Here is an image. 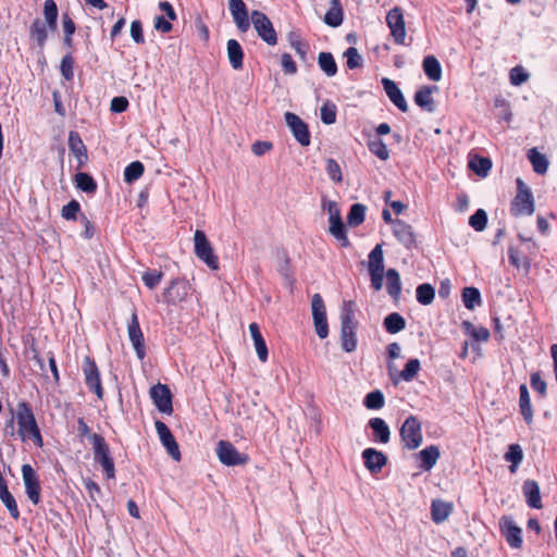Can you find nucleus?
<instances>
[{"label":"nucleus","instance_id":"obj_34","mask_svg":"<svg viewBox=\"0 0 557 557\" xmlns=\"http://www.w3.org/2000/svg\"><path fill=\"white\" fill-rule=\"evenodd\" d=\"M323 21L331 27H338L343 23V8L339 0H331Z\"/></svg>","mask_w":557,"mask_h":557},{"label":"nucleus","instance_id":"obj_42","mask_svg":"<svg viewBox=\"0 0 557 557\" xmlns=\"http://www.w3.org/2000/svg\"><path fill=\"white\" fill-rule=\"evenodd\" d=\"M462 301L465 307L469 310L481 306L482 299L480 290L475 287H465L462 290Z\"/></svg>","mask_w":557,"mask_h":557},{"label":"nucleus","instance_id":"obj_30","mask_svg":"<svg viewBox=\"0 0 557 557\" xmlns=\"http://www.w3.org/2000/svg\"><path fill=\"white\" fill-rule=\"evenodd\" d=\"M249 332L251 338L253 341V345L258 355V358L261 362H265L268 360V347L265 341L263 339L259 326L257 323L252 322L249 324Z\"/></svg>","mask_w":557,"mask_h":557},{"label":"nucleus","instance_id":"obj_51","mask_svg":"<svg viewBox=\"0 0 557 557\" xmlns=\"http://www.w3.org/2000/svg\"><path fill=\"white\" fill-rule=\"evenodd\" d=\"M363 405L368 409H381L384 406V395L381 391H373L364 397Z\"/></svg>","mask_w":557,"mask_h":557},{"label":"nucleus","instance_id":"obj_33","mask_svg":"<svg viewBox=\"0 0 557 557\" xmlns=\"http://www.w3.org/2000/svg\"><path fill=\"white\" fill-rule=\"evenodd\" d=\"M418 458L421 461L420 468L430 471L440 458V449L434 445L428 446L418 454Z\"/></svg>","mask_w":557,"mask_h":557},{"label":"nucleus","instance_id":"obj_22","mask_svg":"<svg viewBox=\"0 0 557 557\" xmlns=\"http://www.w3.org/2000/svg\"><path fill=\"white\" fill-rule=\"evenodd\" d=\"M228 9L237 28L245 33L250 27V21L246 4L243 0H228Z\"/></svg>","mask_w":557,"mask_h":557},{"label":"nucleus","instance_id":"obj_11","mask_svg":"<svg viewBox=\"0 0 557 557\" xmlns=\"http://www.w3.org/2000/svg\"><path fill=\"white\" fill-rule=\"evenodd\" d=\"M251 23L259 37L268 45L274 46L277 42L276 32L272 25V22L264 13L257 10L252 11Z\"/></svg>","mask_w":557,"mask_h":557},{"label":"nucleus","instance_id":"obj_5","mask_svg":"<svg viewBox=\"0 0 557 557\" xmlns=\"http://www.w3.org/2000/svg\"><path fill=\"white\" fill-rule=\"evenodd\" d=\"M322 209L329 214L330 233L334 236L343 247L349 245V239L346 234V230L341 216V210L337 202L333 200L323 199Z\"/></svg>","mask_w":557,"mask_h":557},{"label":"nucleus","instance_id":"obj_31","mask_svg":"<svg viewBox=\"0 0 557 557\" xmlns=\"http://www.w3.org/2000/svg\"><path fill=\"white\" fill-rule=\"evenodd\" d=\"M369 426L372 429L376 442L382 444L388 443L391 437L389 426L382 418L370 419Z\"/></svg>","mask_w":557,"mask_h":557},{"label":"nucleus","instance_id":"obj_8","mask_svg":"<svg viewBox=\"0 0 557 557\" xmlns=\"http://www.w3.org/2000/svg\"><path fill=\"white\" fill-rule=\"evenodd\" d=\"M194 251L198 259L205 262L210 269H219V260L214 255L212 246L203 231L197 230L194 234Z\"/></svg>","mask_w":557,"mask_h":557},{"label":"nucleus","instance_id":"obj_24","mask_svg":"<svg viewBox=\"0 0 557 557\" xmlns=\"http://www.w3.org/2000/svg\"><path fill=\"white\" fill-rule=\"evenodd\" d=\"M382 85L388 99L403 112L408 111L407 101L397 84L389 78H382Z\"/></svg>","mask_w":557,"mask_h":557},{"label":"nucleus","instance_id":"obj_27","mask_svg":"<svg viewBox=\"0 0 557 557\" xmlns=\"http://www.w3.org/2000/svg\"><path fill=\"white\" fill-rule=\"evenodd\" d=\"M454 510L453 503L434 499L431 505L432 520L440 524L448 519Z\"/></svg>","mask_w":557,"mask_h":557},{"label":"nucleus","instance_id":"obj_7","mask_svg":"<svg viewBox=\"0 0 557 557\" xmlns=\"http://www.w3.org/2000/svg\"><path fill=\"white\" fill-rule=\"evenodd\" d=\"M368 270L371 277V286L374 290L383 287L384 252L381 244H377L369 253Z\"/></svg>","mask_w":557,"mask_h":557},{"label":"nucleus","instance_id":"obj_48","mask_svg":"<svg viewBox=\"0 0 557 557\" xmlns=\"http://www.w3.org/2000/svg\"><path fill=\"white\" fill-rule=\"evenodd\" d=\"M144 164L140 161L129 163L124 170V181L133 183L137 181L144 173Z\"/></svg>","mask_w":557,"mask_h":557},{"label":"nucleus","instance_id":"obj_19","mask_svg":"<svg viewBox=\"0 0 557 557\" xmlns=\"http://www.w3.org/2000/svg\"><path fill=\"white\" fill-rule=\"evenodd\" d=\"M156 431L158 433V436L160 438V442L166 449L168 454L176 461L181 459V453L178 445L172 435L170 429L168 425L162 421H156Z\"/></svg>","mask_w":557,"mask_h":557},{"label":"nucleus","instance_id":"obj_43","mask_svg":"<svg viewBox=\"0 0 557 557\" xmlns=\"http://www.w3.org/2000/svg\"><path fill=\"white\" fill-rule=\"evenodd\" d=\"M75 186L84 193L94 194L97 190V183L87 173L79 172L74 178Z\"/></svg>","mask_w":557,"mask_h":557},{"label":"nucleus","instance_id":"obj_58","mask_svg":"<svg viewBox=\"0 0 557 557\" xmlns=\"http://www.w3.org/2000/svg\"><path fill=\"white\" fill-rule=\"evenodd\" d=\"M326 172L333 182H336V183L342 182L343 177H342L341 166L334 159H329L326 161Z\"/></svg>","mask_w":557,"mask_h":557},{"label":"nucleus","instance_id":"obj_52","mask_svg":"<svg viewBox=\"0 0 557 557\" xmlns=\"http://www.w3.org/2000/svg\"><path fill=\"white\" fill-rule=\"evenodd\" d=\"M487 224V214L483 209H478L469 219V225L476 232L485 230Z\"/></svg>","mask_w":557,"mask_h":557},{"label":"nucleus","instance_id":"obj_9","mask_svg":"<svg viewBox=\"0 0 557 557\" xmlns=\"http://www.w3.org/2000/svg\"><path fill=\"white\" fill-rule=\"evenodd\" d=\"M518 193L512 201L516 215H531L534 212V200L530 188L521 178H517Z\"/></svg>","mask_w":557,"mask_h":557},{"label":"nucleus","instance_id":"obj_35","mask_svg":"<svg viewBox=\"0 0 557 557\" xmlns=\"http://www.w3.org/2000/svg\"><path fill=\"white\" fill-rule=\"evenodd\" d=\"M519 394V407L521 414L523 416L525 422L528 424H531L533 421V410L531 406L529 391L525 384L520 385Z\"/></svg>","mask_w":557,"mask_h":557},{"label":"nucleus","instance_id":"obj_3","mask_svg":"<svg viewBox=\"0 0 557 557\" xmlns=\"http://www.w3.org/2000/svg\"><path fill=\"white\" fill-rule=\"evenodd\" d=\"M45 21L36 18L29 29L30 37L40 48H44L49 32L57 29L58 7L53 0H46L44 3Z\"/></svg>","mask_w":557,"mask_h":557},{"label":"nucleus","instance_id":"obj_45","mask_svg":"<svg viewBox=\"0 0 557 557\" xmlns=\"http://www.w3.org/2000/svg\"><path fill=\"white\" fill-rule=\"evenodd\" d=\"M505 459L511 462L509 467L510 472H516L518 466L522 462L523 451L520 445L511 444L508 448V451L505 454Z\"/></svg>","mask_w":557,"mask_h":557},{"label":"nucleus","instance_id":"obj_60","mask_svg":"<svg viewBox=\"0 0 557 557\" xmlns=\"http://www.w3.org/2000/svg\"><path fill=\"white\" fill-rule=\"evenodd\" d=\"M288 40L290 47L296 51V53L302 59H306L307 49L306 46L301 42V40L294 33L288 35Z\"/></svg>","mask_w":557,"mask_h":557},{"label":"nucleus","instance_id":"obj_39","mask_svg":"<svg viewBox=\"0 0 557 557\" xmlns=\"http://www.w3.org/2000/svg\"><path fill=\"white\" fill-rule=\"evenodd\" d=\"M528 159L530 160L533 171L537 174H545L548 169V160L545 154L537 151L536 148H532L528 152Z\"/></svg>","mask_w":557,"mask_h":557},{"label":"nucleus","instance_id":"obj_37","mask_svg":"<svg viewBox=\"0 0 557 557\" xmlns=\"http://www.w3.org/2000/svg\"><path fill=\"white\" fill-rule=\"evenodd\" d=\"M421 369V363L419 361V359H410L404 370H401L397 377H393V381L395 384L398 383L399 380L401 381H405V382H411L416 376L417 374L419 373Z\"/></svg>","mask_w":557,"mask_h":557},{"label":"nucleus","instance_id":"obj_59","mask_svg":"<svg viewBox=\"0 0 557 557\" xmlns=\"http://www.w3.org/2000/svg\"><path fill=\"white\" fill-rule=\"evenodd\" d=\"M162 280V272L158 271H147L143 274V281L145 285L153 289Z\"/></svg>","mask_w":557,"mask_h":557},{"label":"nucleus","instance_id":"obj_12","mask_svg":"<svg viewBox=\"0 0 557 557\" xmlns=\"http://www.w3.org/2000/svg\"><path fill=\"white\" fill-rule=\"evenodd\" d=\"M83 372L88 388L94 392L99 399L103 397V388L100 379V372L96 362L86 356L83 361Z\"/></svg>","mask_w":557,"mask_h":557},{"label":"nucleus","instance_id":"obj_25","mask_svg":"<svg viewBox=\"0 0 557 557\" xmlns=\"http://www.w3.org/2000/svg\"><path fill=\"white\" fill-rule=\"evenodd\" d=\"M392 228L394 236L398 239V242L401 245L409 248L414 244L416 237L411 225L397 219L393 222Z\"/></svg>","mask_w":557,"mask_h":557},{"label":"nucleus","instance_id":"obj_57","mask_svg":"<svg viewBox=\"0 0 557 557\" xmlns=\"http://www.w3.org/2000/svg\"><path fill=\"white\" fill-rule=\"evenodd\" d=\"M0 499L2 500L3 505L9 510L11 517L13 519H18L20 511H18L17 504H16L13 495L9 492L5 495H1Z\"/></svg>","mask_w":557,"mask_h":557},{"label":"nucleus","instance_id":"obj_61","mask_svg":"<svg viewBox=\"0 0 557 557\" xmlns=\"http://www.w3.org/2000/svg\"><path fill=\"white\" fill-rule=\"evenodd\" d=\"M79 210V203L76 200H72L62 208V216L65 220H75Z\"/></svg>","mask_w":557,"mask_h":557},{"label":"nucleus","instance_id":"obj_32","mask_svg":"<svg viewBox=\"0 0 557 557\" xmlns=\"http://www.w3.org/2000/svg\"><path fill=\"white\" fill-rule=\"evenodd\" d=\"M227 58L230 61L231 66L234 70H239L243 67V60H244V51L239 42L235 39H228L227 40Z\"/></svg>","mask_w":557,"mask_h":557},{"label":"nucleus","instance_id":"obj_16","mask_svg":"<svg viewBox=\"0 0 557 557\" xmlns=\"http://www.w3.org/2000/svg\"><path fill=\"white\" fill-rule=\"evenodd\" d=\"M128 338L135 349L136 356L139 360H143L146 356L144 334L139 326L137 313H132L131 320L127 324Z\"/></svg>","mask_w":557,"mask_h":557},{"label":"nucleus","instance_id":"obj_4","mask_svg":"<svg viewBox=\"0 0 557 557\" xmlns=\"http://www.w3.org/2000/svg\"><path fill=\"white\" fill-rule=\"evenodd\" d=\"M89 441L92 444L94 459L98 462L104 471L108 480L115 478V467L113 459L110 455V448L104 438L94 433L89 435Z\"/></svg>","mask_w":557,"mask_h":557},{"label":"nucleus","instance_id":"obj_56","mask_svg":"<svg viewBox=\"0 0 557 557\" xmlns=\"http://www.w3.org/2000/svg\"><path fill=\"white\" fill-rule=\"evenodd\" d=\"M344 55L347 58V66L350 70L357 69L362 64V57L359 54L357 48L349 47Z\"/></svg>","mask_w":557,"mask_h":557},{"label":"nucleus","instance_id":"obj_41","mask_svg":"<svg viewBox=\"0 0 557 557\" xmlns=\"http://www.w3.org/2000/svg\"><path fill=\"white\" fill-rule=\"evenodd\" d=\"M318 64L329 77H333L337 73L336 62L330 52H320L318 57Z\"/></svg>","mask_w":557,"mask_h":557},{"label":"nucleus","instance_id":"obj_14","mask_svg":"<svg viewBox=\"0 0 557 557\" xmlns=\"http://www.w3.org/2000/svg\"><path fill=\"white\" fill-rule=\"evenodd\" d=\"M219 460L225 466H239L247 462L248 457L240 454L233 444L226 441H220L216 448Z\"/></svg>","mask_w":557,"mask_h":557},{"label":"nucleus","instance_id":"obj_38","mask_svg":"<svg viewBox=\"0 0 557 557\" xmlns=\"http://www.w3.org/2000/svg\"><path fill=\"white\" fill-rule=\"evenodd\" d=\"M386 289L394 299H398L401 293V282L399 273L395 269L386 271Z\"/></svg>","mask_w":557,"mask_h":557},{"label":"nucleus","instance_id":"obj_47","mask_svg":"<svg viewBox=\"0 0 557 557\" xmlns=\"http://www.w3.org/2000/svg\"><path fill=\"white\" fill-rule=\"evenodd\" d=\"M463 327L467 334L476 342H487L490 338V331L484 326H474L470 322H463Z\"/></svg>","mask_w":557,"mask_h":557},{"label":"nucleus","instance_id":"obj_18","mask_svg":"<svg viewBox=\"0 0 557 557\" xmlns=\"http://www.w3.org/2000/svg\"><path fill=\"white\" fill-rule=\"evenodd\" d=\"M22 475L28 498L37 505L40 502V484L35 470L30 465H23Z\"/></svg>","mask_w":557,"mask_h":557},{"label":"nucleus","instance_id":"obj_6","mask_svg":"<svg viewBox=\"0 0 557 557\" xmlns=\"http://www.w3.org/2000/svg\"><path fill=\"white\" fill-rule=\"evenodd\" d=\"M404 447L413 450L417 449L423 441L422 425L416 416H409L399 430Z\"/></svg>","mask_w":557,"mask_h":557},{"label":"nucleus","instance_id":"obj_17","mask_svg":"<svg viewBox=\"0 0 557 557\" xmlns=\"http://www.w3.org/2000/svg\"><path fill=\"white\" fill-rule=\"evenodd\" d=\"M285 121L289 129L292 131L295 139L301 146L310 145V133L307 124L295 113L286 112Z\"/></svg>","mask_w":557,"mask_h":557},{"label":"nucleus","instance_id":"obj_53","mask_svg":"<svg viewBox=\"0 0 557 557\" xmlns=\"http://www.w3.org/2000/svg\"><path fill=\"white\" fill-rule=\"evenodd\" d=\"M529 73L520 65H517L510 70L509 79L511 85L520 86L529 79Z\"/></svg>","mask_w":557,"mask_h":557},{"label":"nucleus","instance_id":"obj_2","mask_svg":"<svg viewBox=\"0 0 557 557\" xmlns=\"http://www.w3.org/2000/svg\"><path fill=\"white\" fill-rule=\"evenodd\" d=\"M356 304L351 300H345L341 310V345L346 352H352L357 348L355 321Z\"/></svg>","mask_w":557,"mask_h":557},{"label":"nucleus","instance_id":"obj_63","mask_svg":"<svg viewBox=\"0 0 557 557\" xmlns=\"http://www.w3.org/2000/svg\"><path fill=\"white\" fill-rule=\"evenodd\" d=\"M131 36L136 44H143L145 41L143 34V25L140 21L136 20L132 22Z\"/></svg>","mask_w":557,"mask_h":557},{"label":"nucleus","instance_id":"obj_29","mask_svg":"<svg viewBox=\"0 0 557 557\" xmlns=\"http://www.w3.org/2000/svg\"><path fill=\"white\" fill-rule=\"evenodd\" d=\"M69 148L77 159L78 166H82L87 161V151L78 133L70 132Z\"/></svg>","mask_w":557,"mask_h":557},{"label":"nucleus","instance_id":"obj_55","mask_svg":"<svg viewBox=\"0 0 557 557\" xmlns=\"http://www.w3.org/2000/svg\"><path fill=\"white\" fill-rule=\"evenodd\" d=\"M60 71H61L62 76L66 81L73 79V77H74V60L70 53L62 58Z\"/></svg>","mask_w":557,"mask_h":557},{"label":"nucleus","instance_id":"obj_13","mask_svg":"<svg viewBox=\"0 0 557 557\" xmlns=\"http://www.w3.org/2000/svg\"><path fill=\"white\" fill-rule=\"evenodd\" d=\"M386 23L391 29V35L394 41L398 45H403L406 38V26L403 10L399 7H395L387 12Z\"/></svg>","mask_w":557,"mask_h":557},{"label":"nucleus","instance_id":"obj_64","mask_svg":"<svg viewBox=\"0 0 557 557\" xmlns=\"http://www.w3.org/2000/svg\"><path fill=\"white\" fill-rule=\"evenodd\" d=\"M128 101L124 97H115L111 101V110L116 113L124 112L127 109Z\"/></svg>","mask_w":557,"mask_h":557},{"label":"nucleus","instance_id":"obj_46","mask_svg":"<svg viewBox=\"0 0 557 557\" xmlns=\"http://www.w3.org/2000/svg\"><path fill=\"white\" fill-rule=\"evenodd\" d=\"M366 210H367L366 206H363L361 203H354L350 207V210H349V213L347 216L348 224L350 226L360 225L364 221Z\"/></svg>","mask_w":557,"mask_h":557},{"label":"nucleus","instance_id":"obj_28","mask_svg":"<svg viewBox=\"0 0 557 557\" xmlns=\"http://www.w3.org/2000/svg\"><path fill=\"white\" fill-rule=\"evenodd\" d=\"M522 492L525 497L527 504L531 508H542L540 486L534 480H527L523 483Z\"/></svg>","mask_w":557,"mask_h":557},{"label":"nucleus","instance_id":"obj_10","mask_svg":"<svg viewBox=\"0 0 557 557\" xmlns=\"http://www.w3.org/2000/svg\"><path fill=\"white\" fill-rule=\"evenodd\" d=\"M311 310L314 324V331L320 338H326L329 335V324L324 301L320 294H314L311 299Z\"/></svg>","mask_w":557,"mask_h":557},{"label":"nucleus","instance_id":"obj_36","mask_svg":"<svg viewBox=\"0 0 557 557\" xmlns=\"http://www.w3.org/2000/svg\"><path fill=\"white\" fill-rule=\"evenodd\" d=\"M423 71L429 79L438 82L442 78V66L438 60L433 55H428L423 60Z\"/></svg>","mask_w":557,"mask_h":557},{"label":"nucleus","instance_id":"obj_49","mask_svg":"<svg viewBox=\"0 0 557 557\" xmlns=\"http://www.w3.org/2000/svg\"><path fill=\"white\" fill-rule=\"evenodd\" d=\"M417 300L424 306L432 304L435 296V290L430 284H421L417 287Z\"/></svg>","mask_w":557,"mask_h":557},{"label":"nucleus","instance_id":"obj_44","mask_svg":"<svg viewBox=\"0 0 557 557\" xmlns=\"http://www.w3.org/2000/svg\"><path fill=\"white\" fill-rule=\"evenodd\" d=\"M469 168L476 175L485 177L492 168V162L488 158L474 157V158L470 159Z\"/></svg>","mask_w":557,"mask_h":557},{"label":"nucleus","instance_id":"obj_40","mask_svg":"<svg viewBox=\"0 0 557 557\" xmlns=\"http://www.w3.org/2000/svg\"><path fill=\"white\" fill-rule=\"evenodd\" d=\"M383 324L386 331L391 334H396L406 327L405 319L397 312L386 315Z\"/></svg>","mask_w":557,"mask_h":557},{"label":"nucleus","instance_id":"obj_26","mask_svg":"<svg viewBox=\"0 0 557 557\" xmlns=\"http://www.w3.org/2000/svg\"><path fill=\"white\" fill-rule=\"evenodd\" d=\"M438 90L437 86H422L419 90H417L414 95V102L418 107L426 112H434L435 104L433 100V92Z\"/></svg>","mask_w":557,"mask_h":557},{"label":"nucleus","instance_id":"obj_20","mask_svg":"<svg viewBox=\"0 0 557 557\" xmlns=\"http://www.w3.org/2000/svg\"><path fill=\"white\" fill-rule=\"evenodd\" d=\"M189 292L190 286L187 281L175 278L163 293L164 301L168 304L176 305L185 300Z\"/></svg>","mask_w":557,"mask_h":557},{"label":"nucleus","instance_id":"obj_23","mask_svg":"<svg viewBox=\"0 0 557 557\" xmlns=\"http://www.w3.org/2000/svg\"><path fill=\"white\" fill-rule=\"evenodd\" d=\"M362 458L366 468L373 474L379 473L387 462L386 456L375 448H366L362 451Z\"/></svg>","mask_w":557,"mask_h":557},{"label":"nucleus","instance_id":"obj_21","mask_svg":"<svg viewBox=\"0 0 557 557\" xmlns=\"http://www.w3.org/2000/svg\"><path fill=\"white\" fill-rule=\"evenodd\" d=\"M502 532L512 548H520L522 545V530L515 523L511 517H503L499 521Z\"/></svg>","mask_w":557,"mask_h":557},{"label":"nucleus","instance_id":"obj_50","mask_svg":"<svg viewBox=\"0 0 557 557\" xmlns=\"http://www.w3.org/2000/svg\"><path fill=\"white\" fill-rule=\"evenodd\" d=\"M369 150L376 156L380 160L386 161L389 158L387 146L382 139H373L368 143Z\"/></svg>","mask_w":557,"mask_h":557},{"label":"nucleus","instance_id":"obj_15","mask_svg":"<svg viewBox=\"0 0 557 557\" xmlns=\"http://www.w3.org/2000/svg\"><path fill=\"white\" fill-rule=\"evenodd\" d=\"M150 397L159 411L171 414L173 412L172 395L164 384H157L150 388Z\"/></svg>","mask_w":557,"mask_h":557},{"label":"nucleus","instance_id":"obj_54","mask_svg":"<svg viewBox=\"0 0 557 557\" xmlns=\"http://www.w3.org/2000/svg\"><path fill=\"white\" fill-rule=\"evenodd\" d=\"M321 120L324 124L331 125L336 121V106L326 101L321 108Z\"/></svg>","mask_w":557,"mask_h":557},{"label":"nucleus","instance_id":"obj_1","mask_svg":"<svg viewBox=\"0 0 557 557\" xmlns=\"http://www.w3.org/2000/svg\"><path fill=\"white\" fill-rule=\"evenodd\" d=\"M15 418L17 421V434L23 442L32 440L35 445L41 447L44 440L34 416V412L26 401H20L16 405Z\"/></svg>","mask_w":557,"mask_h":557},{"label":"nucleus","instance_id":"obj_62","mask_svg":"<svg viewBox=\"0 0 557 557\" xmlns=\"http://www.w3.org/2000/svg\"><path fill=\"white\" fill-rule=\"evenodd\" d=\"M281 65L285 74L294 75L297 73V65L288 53H283L281 58Z\"/></svg>","mask_w":557,"mask_h":557}]
</instances>
